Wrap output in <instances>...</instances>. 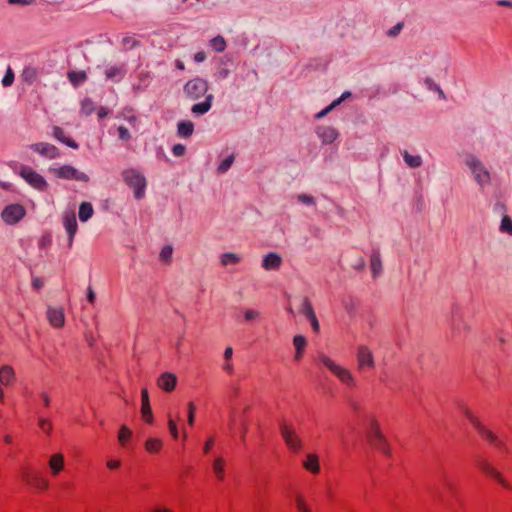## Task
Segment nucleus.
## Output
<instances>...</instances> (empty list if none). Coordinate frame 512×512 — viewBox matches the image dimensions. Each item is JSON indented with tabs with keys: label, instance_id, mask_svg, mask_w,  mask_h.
I'll use <instances>...</instances> for the list:
<instances>
[{
	"label": "nucleus",
	"instance_id": "obj_1",
	"mask_svg": "<svg viewBox=\"0 0 512 512\" xmlns=\"http://www.w3.org/2000/svg\"><path fill=\"white\" fill-rule=\"evenodd\" d=\"M318 361L325 366L333 375H335L339 381L349 388L357 386V382L351 373V371L337 363H335L330 357L324 353L318 355Z\"/></svg>",
	"mask_w": 512,
	"mask_h": 512
},
{
	"label": "nucleus",
	"instance_id": "obj_2",
	"mask_svg": "<svg viewBox=\"0 0 512 512\" xmlns=\"http://www.w3.org/2000/svg\"><path fill=\"white\" fill-rule=\"evenodd\" d=\"M123 181L127 186L134 190V197L137 200L145 196V188L147 185L145 176L136 169H127L122 173Z\"/></svg>",
	"mask_w": 512,
	"mask_h": 512
},
{
	"label": "nucleus",
	"instance_id": "obj_3",
	"mask_svg": "<svg viewBox=\"0 0 512 512\" xmlns=\"http://www.w3.org/2000/svg\"><path fill=\"white\" fill-rule=\"evenodd\" d=\"M367 437L370 444L377 450L381 451L387 456H391V449L389 444L382 434L379 424L375 418L370 419V428L367 432Z\"/></svg>",
	"mask_w": 512,
	"mask_h": 512
},
{
	"label": "nucleus",
	"instance_id": "obj_4",
	"mask_svg": "<svg viewBox=\"0 0 512 512\" xmlns=\"http://www.w3.org/2000/svg\"><path fill=\"white\" fill-rule=\"evenodd\" d=\"M183 90L188 99L195 101L208 95L209 83L203 78L195 77L184 85Z\"/></svg>",
	"mask_w": 512,
	"mask_h": 512
},
{
	"label": "nucleus",
	"instance_id": "obj_5",
	"mask_svg": "<svg viewBox=\"0 0 512 512\" xmlns=\"http://www.w3.org/2000/svg\"><path fill=\"white\" fill-rule=\"evenodd\" d=\"M279 428L281 436L288 448L293 452H299L302 448V440L297 435L293 426L286 422H281Z\"/></svg>",
	"mask_w": 512,
	"mask_h": 512
},
{
	"label": "nucleus",
	"instance_id": "obj_6",
	"mask_svg": "<svg viewBox=\"0 0 512 512\" xmlns=\"http://www.w3.org/2000/svg\"><path fill=\"white\" fill-rule=\"evenodd\" d=\"M22 478L37 491H44L49 486L48 480L39 471L30 467L22 470Z\"/></svg>",
	"mask_w": 512,
	"mask_h": 512
},
{
	"label": "nucleus",
	"instance_id": "obj_7",
	"mask_svg": "<svg viewBox=\"0 0 512 512\" xmlns=\"http://www.w3.org/2000/svg\"><path fill=\"white\" fill-rule=\"evenodd\" d=\"M466 164L471 169L472 173L474 174L475 180L480 185H485V184L490 183V173L484 167V165L479 161L478 158H476L474 156H470L466 160Z\"/></svg>",
	"mask_w": 512,
	"mask_h": 512
},
{
	"label": "nucleus",
	"instance_id": "obj_8",
	"mask_svg": "<svg viewBox=\"0 0 512 512\" xmlns=\"http://www.w3.org/2000/svg\"><path fill=\"white\" fill-rule=\"evenodd\" d=\"M20 176L25 179L33 188L39 191H45L48 188V183L42 175L35 172L28 166H22L20 169Z\"/></svg>",
	"mask_w": 512,
	"mask_h": 512
},
{
	"label": "nucleus",
	"instance_id": "obj_9",
	"mask_svg": "<svg viewBox=\"0 0 512 512\" xmlns=\"http://www.w3.org/2000/svg\"><path fill=\"white\" fill-rule=\"evenodd\" d=\"M54 175L57 178L67 179V180H77L88 182L89 176L83 172L78 171L71 165H63L59 168L51 169Z\"/></svg>",
	"mask_w": 512,
	"mask_h": 512
},
{
	"label": "nucleus",
	"instance_id": "obj_10",
	"mask_svg": "<svg viewBox=\"0 0 512 512\" xmlns=\"http://www.w3.org/2000/svg\"><path fill=\"white\" fill-rule=\"evenodd\" d=\"M25 215L26 210L20 204H10L6 206L1 213L3 221L9 225L18 223Z\"/></svg>",
	"mask_w": 512,
	"mask_h": 512
},
{
	"label": "nucleus",
	"instance_id": "obj_11",
	"mask_svg": "<svg viewBox=\"0 0 512 512\" xmlns=\"http://www.w3.org/2000/svg\"><path fill=\"white\" fill-rule=\"evenodd\" d=\"M441 486L442 489L439 487L435 490L434 495L435 498L441 502H443L445 505L449 506L448 498L445 495V492L447 494L453 496L456 493V485L455 483L448 477L447 474H443L441 478Z\"/></svg>",
	"mask_w": 512,
	"mask_h": 512
},
{
	"label": "nucleus",
	"instance_id": "obj_12",
	"mask_svg": "<svg viewBox=\"0 0 512 512\" xmlns=\"http://www.w3.org/2000/svg\"><path fill=\"white\" fill-rule=\"evenodd\" d=\"M477 465L483 473L493 478L501 486H503L506 489H511L510 484L505 480L502 474L498 470H496L487 460L480 459L477 461Z\"/></svg>",
	"mask_w": 512,
	"mask_h": 512
},
{
	"label": "nucleus",
	"instance_id": "obj_13",
	"mask_svg": "<svg viewBox=\"0 0 512 512\" xmlns=\"http://www.w3.org/2000/svg\"><path fill=\"white\" fill-rule=\"evenodd\" d=\"M357 362L358 369L362 370L364 368H374L375 361L371 350L365 346L360 345L357 349Z\"/></svg>",
	"mask_w": 512,
	"mask_h": 512
},
{
	"label": "nucleus",
	"instance_id": "obj_14",
	"mask_svg": "<svg viewBox=\"0 0 512 512\" xmlns=\"http://www.w3.org/2000/svg\"><path fill=\"white\" fill-rule=\"evenodd\" d=\"M30 148L33 151H35V152L39 153L40 155L47 157L49 159H55L60 156L59 149L56 146L49 144V143H45V142L35 143V144L30 145Z\"/></svg>",
	"mask_w": 512,
	"mask_h": 512
},
{
	"label": "nucleus",
	"instance_id": "obj_15",
	"mask_svg": "<svg viewBox=\"0 0 512 512\" xmlns=\"http://www.w3.org/2000/svg\"><path fill=\"white\" fill-rule=\"evenodd\" d=\"M64 226L68 233V247L71 248L74 240V236L78 229V224L74 212L65 213L63 216Z\"/></svg>",
	"mask_w": 512,
	"mask_h": 512
},
{
	"label": "nucleus",
	"instance_id": "obj_16",
	"mask_svg": "<svg viewBox=\"0 0 512 512\" xmlns=\"http://www.w3.org/2000/svg\"><path fill=\"white\" fill-rule=\"evenodd\" d=\"M177 384V376L170 372L162 373L157 379V385L165 392H171Z\"/></svg>",
	"mask_w": 512,
	"mask_h": 512
},
{
	"label": "nucleus",
	"instance_id": "obj_17",
	"mask_svg": "<svg viewBox=\"0 0 512 512\" xmlns=\"http://www.w3.org/2000/svg\"><path fill=\"white\" fill-rule=\"evenodd\" d=\"M47 318L49 323L55 328H61L65 322L64 311L62 308L48 307Z\"/></svg>",
	"mask_w": 512,
	"mask_h": 512
},
{
	"label": "nucleus",
	"instance_id": "obj_18",
	"mask_svg": "<svg viewBox=\"0 0 512 512\" xmlns=\"http://www.w3.org/2000/svg\"><path fill=\"white\" fill-rule=\"evenodd\" d=\"M213 100L214 96L212 94L206 95L205 100L203 102L196 103L191 107V112L195 116H201L206 114L211 109Z\"/></svg>",
	"mask_w": 512,
	"mask_h": 512
},
{
	"label": "nucleus",
	"instance_id": "obj_19",
	"mask_svg": "<svg viewBox=\"0 0 512 512\" xmlns=\"http://www.w3.org/2000/svg\"><path fill=\"white\" fill-rule=\"evenodd\" d=\"M282 263V259L279 254L275 252L268 253L262 262V266L266 270H277Z\"/></svg>",
	"mask_w": 512,
	"mask_h": 512
},
{
	"label": "nucleus",
	"instance_id": "obj_20",
	"mask_svg": "<svg viewBox=\"0 0 512 512\" xmlns=\"http://www.w3.org/2000/svg\"><path fill=\"white\" fill-rule=\"evenodd\" d=\"M53 136L58 141H60L61 143L67 145L68 147H70L72 149H78V147H79L78 143L71 137L66 136L64 130L59 126L53 127Z\"/></svg>",
	"mask_w": 512,
	"mask_h": 512
},
{
	"label": "nucleus",
	"instance_id": "obj_21",
	"mask_svg": "<svg viewBox=\"0 0 512 512\" xmlns=\"http://www.w3.org/2000/svg\"><path fill=\"white\" fill-rule=\"evenodd\" d=\"M49 468L53 476H57L64 470V456L61 453L52 455L49 459Z\"/></svg>",
	"mask_w": 512,
	"mask_h": 512
},
{
	"label": "nucleus",
	"instance_id": "obj_22",
	"mask_svg": "<svg viewBox=\"0 0 512 512\" xmlns=\"http://www.w3.org/2000/svg\"><path fill=\"white\" fill-rule=\"evenodd\" d=\"M293 345L295 347L294 360L300 361L307 346V339L303 335H295L293 338Z\"/></svg>",
	"mask_w": 512,
	"mask_h": 512
},
{
	"label": "nucleus",
	"instance_id": "obj_23",
	"mask_svg": "<svg viewBox=\"0 0 512 512\" xmlns=\"http://www.w3.org/2000/svg\"><path fill=\"white\" fill-rule=\"evenodd\" d=\"M370 267L372 271V276L376 278L382 272V261L380 257V252L378 249L372 250L370 257Z\"/></svg>",
	"mask_w": 512,
	"mask_h": 512
},
{
	"label": "nucleus",
	"instance_id": "obj_24",
	"mask_svg": "<svg viewBox=\"0 0 512 512\" xmlns=\"http://www.w3.org/2000/svg\"><path fill=\"white\" fill-rule=\"evenodd\" d=\"M317 134L324 143H332L338 136L336 129L327 126L318 127Z\"/></svg>",
	"mask_w": 512,
	"mask_h": 512
},
{
	"label": "nucleus",
	"instance_id": "obj_25",
	"mask_svg": "<svg viewBox=\"0 0 512 512\" xmlns=\"http://www.w3.org/2000/svg\"><path fill=\"white\" fill-rule=\"evenodd\" d=\"M194 132V124L190 120L180 121L177 125V133L180 137L189 138Z\"/></svg>",
	"mask_w": 512,
	"mask_h": 512
},
{
	"label": "nucleus",
	"instance_id": "obj_26",
	"mask_svg": "<svg viewBox=\"0 0 512 512\" xmlns=\"http://www.w3.org/2000/svg\"><path fill=\"white\" fill-rule=\"evenodd\" d=\"M15 378L14 369L9 365L0 367V383L3 385L10 384Z\"/></svg>",
	"mask_w": 512,
	"mask_h": 512
},
{
	"label": "nucleus",
	"instance_id": "obj_27",
	"mask_svg": "<svg viewBox=\"0 0 512 512\" xmlns=\"http://www.w3.org/2000/svg\"><path fill=\"white\" fill-rule=\"evenodd\" d=\"M477 432L480 434L481 437H483L489 443H491L493 445L501 444V439H499L498 436L494 432L489 430L483 424L477 429Z\"/></svg>",
	"mask_w": 512,
	"mask_h": 512
},
{
	"label": "nucleus",
	"instance_id": "obj_28",
	"mask_svg": "<svg viewBox=\"0 0 512 512\" xmlns=\"http://www.w3.org/2000/svg\"><path fill=\"white\" fill-rule=\"evenodd\" d=\"M303 465L308 471L312 472L313 474H317L320 471L318 457L314 454H309L306 460L304 461Z\"/></svg>",
	"mask_w": 512,
	"mask_h": 512
},
{
	"label": "nucleus",
	"instance_id": "obj_29",
	"mask_svg": "<svg viewBox=\"0 0 512 512\" xmlns=\"http://www.w3.org/2000/svg\"><path fill=\"white\" fill-rule=\"evenodd\" d=\"M68 79L74 87L87 80V74L85 71H69L67 73Z\"/></svg>",
	"mask_w": 512,
	"mask_h": 512
},
{
	"label": "nucleus",
	"instance_id": "obj_30",
	"mask_svg": "<svg viewBox=\"0 0 512 512\" xmlns=\"http://www.w3.org/2000/svg\"><path fill=\"white\" fill-rule=\"evenodd\" d=\"M125 69L123 65L111 66L105 70V76L107 79L123 78L125 75Z\"/></svg>",
	"mask_w": 512,
	"mask_h": 512
},
{
	"label": "nucleus",
	"instance_id": "obj_31",
	"mask_svg": "<svg viewBox=\"0 0 512 512\" xmlns=\"http://www.w3.org/2000/svg\"><path fill=\"white\" fill-rule=\"evenodd\" d=\"M163 446L162 440L159 438H148L145 442V449L151 453H158Z\"/></svg>",
	"mask_w": 512,
	"mask_h": 512
},
{
	"label": "nucleus",
	"instance_id": "obj_32",
	"mask_svg": "<svg viewBox=\"0 0 512 512\" xmlns=\"http://www.w3.org/2000/svg\"><path fill=\"white\" fill-rule=\"evenodd\" d=\"M93 215V207L92 204L89 202H83L80 204L79 207V219L82 222L87 221L90 219Z\"/></svg>",
	"mask_w": 512,
	"mask_h": 512
},
{
	"label": "nucleus",
	"instance_id": "obj_33",
	"mask_svg": "<svg viewBox=\"0 0 512 512\" xmlns=\"http://www.w3.org/2000/svg\"><path fill=\"white\" fill-rule=\"evenodd\" d=\"M403 158L405 163L411 168H417L422 164V159L419 155H411L407 151L403 152Z\"/></svg>",
	"mask_w": 512,
	"mask_h": 512
},
{
	"label": "nucleus",
	"instance_id": "obj_34",
	"mask_svg": "<svg viewBox=\"0 0 512 512\" xmlns=\"http://www.w3.org/2000/svg\"><path fill=\"white\" fill-rule=\"evenodd\" d=\"M300 312L309 319L310 317L315 315V311L313 309L312 303L308 297H305L302 301Z\"/></svg>",
	"mask_w": 512,
	"mask_h": 512
},
{
	"label": "nucleus",
	"instance_id": "obj_35",
	"mask_svg": "<svg viewBox=\"0 0 512 512\" xmlns=\"http://www.w3.org/2000/svg\"><path fill=\"white\" fill-rule=\"evenodd\" d=\"M224 465L225 461L222 457H218L213 462V471L219 480L224 479Z\"/></svg>",
	"mask_w": 512,
	"mask_h": 512
},
{
	"label": "nucleus",
	"instance_id": "obj_36",
	"mask_svg": "<svg viewBox=\"0 0 512 512\" xmlns=\"http://www.w3.org/2000/svg\"><path fill=\"white\" fill-rule=\"evenodd\" d=\"M295 504L298 512H312L309 505L306 502V499L300 493H297L295 496Z\"/></svg>",
	"mask_w": 512,
	"mask_h": 512
},
{
	"label": "nucleus",
	"instance_id": "obj_37",
	"mask_svg": "<svg viewBox=\"0 0 512 512\" xmlns=\"http://www.w3.org/2000/svg\"><path fill=\"white\" fill-rule=\"evenodd\" d=\"M210 45L216 52H223L226 49V41L220 35L212 38L210 40Z\"/></svg>",
	"mask_w": 512,
	"mask_h": 512
},
{
	"label": "nucleus",
	"instance_id": "obj_38",
	"mask_svg": "<svg viewBox=\"0 0 512 512\" xmlns=\"http://www.w3.org/2000/svg\"><path fill=\"white\" fill-rule=\"evenodd\" d=\"M95 110L94 102L90 98H85L81 102V113L85 116L91 115Z\"/></svg>",
	"mask_w": 512,
	"mask_h": 512
},
{
	"label": "nucleus",
	"instance_id": "obj_39",
	"mask_svg": "<svg viewBox=\"0 0 512 512\" xmlns=\"http://www.w3.org/2000/svg\"><path fill=\"white\" fill-rule=\"evenodd\" d=\"M141 415L146 423L151 424L153 422V413L150 404H141Z\"/></svg>",
	"mask_w": 512,
	"mask_h": 512
},
{
	"label": "nucleus",
	"instance_id": "obj_40",
	"mask_svg": "<svg viewBox=\"0 0 512 512\" xmlns=\"http://www.w3.org/2000/svg\"><path fill=\"white\" fill-rule=\"evenodd\" d=\"M239 261H240V258L236 254L231 253V252L224 253L221 256V264L223 266H226L228 264H236Z\"/></svg>",
	"mask_w": 512,
	"mask_h": 512
},
{
	"label": "nucleus",
	"instance_id": "obj_41",
	"mask_svg": "<svg viewBox=\"0 0 512 512\" xmlns=\"http://www.w3.org/2000/svg\"><path fill=\"white\" fill-rule=\"evenodd\" d=\"M132 435V431L125 425H123L120 430H119V434H118V440L120 442L121 445H125L126 442L129 440V438L131 437Z\"/></svg>",
	"mask_w": 512,
	"mask_h": 512
},
{
	"label": "nucleus",
	"instance_id": "obj_42",
	"mask_svg": "<svg viewBox=\"0 0 512 512\" xmlns=\"http://www.w3.org/2000/svg\"><path fill=\"white\" fill-rule=\"evenodd\" d=\"M500 230L503 233L512 235V219L508 215H504L501 220Z\"/></svg>",
	"mask_w": 512,
	"mask_h": 512
},
{
	"label": "nucleus",
	"instance_id": "obj_43",
	"mask_svg": "<svg viewBox=\"0 0 512 512\" xmlns=\"http://www.w3.org/2000/svg\"><path fill=\"white\" fill-rule=\"evenodd\" d=\"M234 162V155L227 156L218 166L217 171L219 173H225L232 166Z\"/></svg>",
	"mask_w": 512,
	"mask_h": 512
},
{
	"label": "nucleus",
	"instance_id": "obj_44",
	"mask_svg": "<svg viewBox=\"0 0 512 512\" xmlns=\"http://www.w3.org/2000/svg\"><path fill=\"white\" fill-rule=\"evenodd\" d=\"M172 253H173L172 246H170V245L163 246L161 249V252H160V260L165 263L170 262Z\"/></svg>",
	"mask_w": 512,
	"mask_h": 512
},
{
	"label": "nucleus",
	"instance_id": "obj_45",
	"mask_svg": "<svg viewBox=\"0 0 512 512\" xmlns=\"http://www.w3.org/2000/svg\"><path fill=\"white\" fill-rule=\"evenodd\" d=\"M22 77L25 81L33 83L37 78V71L34 68H25Z\"/></svg>",
	"mask_w": 512,
	"mask_h": 512
},
{
	"label": "nucleus",
	"instance_id": "obj_46",
	"mask_svg": "<svg viewBox=\"0 0 512 512\" xmlns=\"http://www.w3.org/2000/svg\"><path fill=\"white\" fill-rule=\"evenodd\" d=\"M39 427L49 436L52 431V424L49 419L41 417L38 420Z\"/></svg>",
	"mask_w": 512,
	"mask_h": 512
},
{
	"label": "nucleus",
	"instance_id": "obj_47",
	"mask_svg": "<svg viewBox=\"0 0 512 512\" xmlns=\"http://www.w3.org/2000/svg\"><path fill=\"white\" fill-rule=\"evenodd\" d=\"M403 26H404L403 22L397 23L395 26H393L386 32V35L391 38L398 36L400 34L401 30L403 29Z\"/></svg>",
	"mask_w": 512,
	"mask_h": 512
},
{
	"label": "nucleus",
	"instance_id": "obj_48",
	"mask_svg": "<svg viewBox=\"0 0 512 512\" xmlns=\"http://www.w3.org/2000/svg\"><path fill=\"white\" fill-rule=\"evenodd\" d=\"M465 416L471 422V424L476 430L482 425L480 420L476 416H474V414L470 410H465Z\"/></svg>",
	"mask_w": 512,
	"mask_h": 512
},
{
	"label": "nucleus",
	"instance_id": "obj_49",
	"mask_svg": "<svg viewBox=\"0 0 512 512\" xmlns=\"http://www.w3.org/2000/svg\"><path fill=\"white\" fill-rule=\"evenodd\" d=\"M339 105V101H333L330 105H328L326 108L318 112L315 117L317 119H320L324 116H326L330 111H332L335 107Z\"/></svg>",
	"mask_w": 512,
	"mask_h": 512
},
{
	"label": "nucleus",
	"instance_id": "obj_50",
	"mask_svg": "<svg viewBox=\"0 0 512 512\" xmlns=\"http://www.w3.org/2000/svg\"><path fill=\"white\" fill-rule=\"evenodd\" d=\"M196 407L193 402L188 403V424L192 426L194 424Z\"/></svg>",
	"mask_w": 512,
	"mask_h": 512
},
{
	"label": "nucleus",
	"instance_id": "obj_51",
	"mask_svg": "<svg viewBox=\"0 0 512 512\" xmlns=\"http://www.w3.org/2000/svg\"><path fill=\"white\" fill-rule=\"evenodd\" d=\"M168 428H169V431H170L172 437L174 439H177L178 435H179L178 427H177L176 422L172 418H170L169 421H168Z\"/></svg>",
	"mask_w": 512,
	"mask_h": 512
},
{
	"label": "nucleus",
	"instance_id": "obj_52",
	"mask_svg": "<svg viewBox=\"0 0 512 512\" xmlns=\"http://www.w3.org/2000/svg\"><path fill=\"white\" fill-rule=\"evenodd\" d=\"M117 130H118V136L121 140H124V141L130 140L131 135L126 127L119 126Z\"/></svg>",
	"mask_w": 512,
	"mask_h": 512
},
{
	"label": "nucleus",
	"instance_id": "obj_53",
	"mask_svg": "<svg viewBox=\"0 0 512 512\" xmlns=\"http://www.w3.org/2000/svg\"><path fill=\"white\" fill-rule=\"evenodd\" d=\"M260 313L256 310L248 309L244 312V317L246 321H252L259 317Z\"/></svg>",
	"mask_w": 512,
	"mask_h": 512
},
{
	"label": "nucleus",
	"instance_id": "obj_54",
	"mask_svg": "<svg viewBox=\"0 0 512 512\" xmlns=\"http://www.w3.org/2000/svg\"><path fill=\"white\" fill-rule=\"evenodd\" d=\"M172 152L175 156H183L186 152V147L183 144H175L172 148Z\"/></svg>",
	"mask_w": 512,
	"mask_h": 512
},
{
	"label": "nucleus",
	"instance_id": "obj_55",
	"mask_svg": "<svg viewBox=\"0 0 512 512\" xmlns=\"http://www.w3.org/2000/svg\"><path fill=\"white\" fill-rule=\"evenodd\" d=\"M298 201L307 205H312L315 203L314 198L307 194L298 195Z\"/></svg>",
	"mask_w": 512,
	"mask_h": 512
},
{
	"label": "nucleus",
	"instance_id": "obj_56",
	"mask_svg": "<svg viewBox=\"0 0 512 512\" xmlns=\"http://www.w3.org/2000/svg\"><path fill=\"white\" fill-rule=\"evenodd\" d=\"M13 80H14V74L9 69L7 71V73L5 74V76L3 77L2 84H3V86H10L13 83Z\"/></svg>",
	"mask_w": 512,
	"mask_h": 512
},
{
	"label": "nucleus",
	"instance_id": "obj_57",
	"mask_svg": "<svg viewBox=\"0 0 512 512\" xmlns=\"http://www.w3.org/2000/svg\"><path fill=\"white\" fill-rule=\"evenodd\" d=\"M44 286V281L41 277L32 278V287L36 290L41 289Z\"/></svg>",
	"mask_w": 512,
	"mask_h": 512
},
{
	"label": "nucleus",
	"instance_id": "obj_58",
	"mask_svg": "<svg viewBox=\"0 0 512 512\" xmlns=\"http://www.w3.org/2000/svg\"><path fill=\"white\" fill-rule=\"evenodd\" d=\"M308 320L311 323L313 331L318 333L320 330V325H319V321L316 317V314L314 316L310 317Z\"/></svg>",
	"mask_w": 512,
	"mask_h": 512
},
{
	"label": "nucleus",
	"instance_id": "obj_59",
	"mask_svg": "<svg viewBox=\"0 0 512 512\" xmlns=\"http://www.w3.org/2000/svg\"><path fill=\"white\" fill-rule=\"evenodd\" d=\"M141 404H150L149 392L147 388H142L141 390Z\"/></svg>",
	"mask_w": 512,
	"mask_h": 512
},
{
	"label": "nucleus",
	"instance_id": "obj_60",
	"mask_svg": "<svg viewBox=\"0 0 512 512\" xmlns=\"http://www.w3.org/2000/svg\"><path fill=\"white\" fill-rule=\"evenodd\" d=\"M137 41L131 37L123 38V44L129 48H132L137 45Z\"/></svg>",
	"mask_w": 512,
	"mask_h": 512
},
{
	"label": "nucleus",
	"instance_id": "obj_61",
	"mask_svg": "<svg viewBox=\"0 0 512 512\" xmlns=\"http://www.w3.org/2000/svg\"><path fill=\"white\" fill-rule=\"evenodd\" d=\"M349 405H350L351 409L355 413H359L360 412V409H361L360 404L355 399L350 398L349 399Z\"/></svg>",
	"mask_w": 512,
	"mask_h": 512
},
{
	"label": "nucleus",
	"instance_id": "obj_62",
	"mask_svg": "<svg viewBox=\"0 0 512 512\" xmlns=\"http://www.w3.org/2000/svg\"><path fill=\"white\" fill-rule=\"evenodd\" d=\"M213 444H214V438H213V437H210V438L206 441V443L204 444V447H203V451H204V453H206V454H207V453H209V452H210V450H211V448H212V446H213Z\"/></svg>",
	"mask_w": 512,
	"mask_h": 512
},
{
	"label": "nucleus",
	"instance_id": "obj_63",
	"mask_svg": "<svg viewBox=\"0 0 512 512\" xmlns=\"http://www.w3.org/2000/svg\"><path fill=\"white\" fill-rule=\"evenodd\" d=\"M107 467L111 470L117 469L120 467L121 463L119 460H108L106 463Z\"/></svg>",
	"mask_w": 512,
	"mask_h": 512
},
{
	"label": "nucleus",
	"instance_id": "obj_64",
	"mask_svg": "<svg viewBox=\"0 0 512 512\" xmlns=\"http://www.w3.org/2000/svg\"><path fill=\"white\" fill-rule=\"evenodd\" d=\"M205 59H206V53L204 51H199V52L195 53V55H194V60L197 63L203 62Z\"/></svg>",
	"mask_w": 512,
	"mask_h": 512
}]
</instances>
